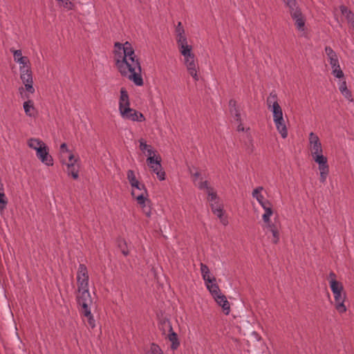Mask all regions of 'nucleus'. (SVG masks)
<instances>
[{
    "mask_svg": "<svg viewBox=\"0 0 354 354\" xmlns=\"http://www.w3.org/2000/svg\"><path fill=\"white\" fill-rule=\"evenodd\" d=\"M207 288L209 290L213 297H216L221 293L218 286L215 283L212 282L210 283H206Z\"/></svg>",
    "mask_w": 354,
    "mask_h": 354,
    "instance_id": "72a5a7b5",
    "label": "nucleus"
},
{
    "mask_svg": "<svg viewBox=\"0 0 354 354\" xmlns=\"http://www.w3.org/2000/svg\"><path fill=\"white\" fill-rule=\"evenodd\" d=\"M328 173H326V172H322L320 173V181L322 183H325L326 180V178H327V176H328Z\"/></svg>",
    "mask_w": 354,
    "mask_h": 354,
    "instance_id": "13d9d810",
    "label": "nucleus"
},
{
    "mask_svg": "<svg viewBox=\"0 0 354 354\" xmlns=\"http://www.w3.org/2000/svg\"><path fill=\"white\" fill-rule=\"evenodd\" d=\"M266 102L268 109H270L271 106L275 104V103H278L277 95L274 91H272L270 93L269 96L267 98Z\"/></svg>",
    "mask_w": 354,
    "mask_h": 354,
    "instance_id": "c9c22d12",
    "label": "nucleus"
},
{
    "mask_svg": "<svg viewBox=\"0 0 354 354\" xmlns=\"http://www.w3.org/2000/svg\"><path fill=\"white\" fill-rule=\"evenodd\" d=\"M351 26L354 29V23L351 24Z\"/></svg>",
    "mask_w": 354,
    "mask_h": 354,
    "instance_id": "774afa93",
    "label": "nucleus"
},
{
    "mask_svg": "<svg viewBox=\"0 0 354 354\" xmlns=\"http://www.w3.org/2000/svg\"><path fill=\"white\" fill-rule=\"evenodd\" d=\"M319 169L320 171V173H322V172L328 173L329 172V169H328V163L325 164V165H323L322 166V165H319Z\"/></svg>",
    "mask_w": 354,
    "mask_h": 354,
    "instance_id": "5fc2aeb1",
    "label": "nucleus"
},
{
    "mask_svg": "<svg viewBox=\"0 0 354 354\" xmlns=\"http://www.w3.org/2000/svg\"><path fill=\"white\" fill-rule=\"evenodd\" d=\"M263 187H258L256 189H254L252 192V196L255 198L257 201L259 203V204L263 207V205L264 203L269 202L268 200H265L263 195L261 194V192L262 191Z\"/></svg>",
    "mask_w": 354,
    "mask_h": 354,
    "instance_id": "c85d7f7f",
    "label": "nucleus"
},
{
    "mask_svg": "<svg viewBox=\"0 0 354 354\" xmlns=\"http://www.w3.org/2000/svg\"><path fill=\"white\" fill-rule=\"evenodd\" d=\"M266 223L268 230L270 231V232H272V230L277 228V227L274 223H271L270 221L268 223Z\"/></svg>",
    "mask_w": 354,
    "mask_h": 354,
    "instance_id": "6e6d98bb",
    "label": "nucleus"
},
{
    "mask_svg": "<svg viewBox=\"0 0 354 354\" xmlns=\"http://www.w3.org/2000/svg\"><path fill=\"white\" fill-rule=\"evenodd\" d=\"M8 204V199L4 194V190L0 192V212L5 209Z\"/></svg>",
    "mask_w": 354,
    "mask_h": 354,
    "instance_id": "4c0bfd02",
    "label": "nucleus"
},
{
    "mask_svg": "<svg viewBox=\"0 0 354 354\" xmlns=\"http://www.w3.org/2000/svg\"><path fill=\"white\" fill-rule=\"evenodd\" d=\"M271 233L272 234V241L273 243L277 244L279 240V234L278 229L277 228V229L272 230Z\"/></svg>",
    "mask_w": 354,
    "mask_h": 354,
    "instance_id": "a18cd8bd",
    "label": "nucleus"
},
{
    "mask_svg": "<svg viewBox=\"0 0 354 354\" xmlns=\"http://www.w3.org/2000/svg\"><path fill=\"white\" fill-rule=\"evenodd\" d=\"M132 196L136 198L138 203L142 208L150 205L151 201L147 198V190H144L141 193H136V190L133 189L131 192Z\"/></svg>",
    "mask_w": 354,
    "mask_h": 354,
    "instance_id": "f8f14e48",
    "label": "nucleus"
},
{
    "mask_svg": "<svg viewBox=\"0 0 354 354\" xmlns=\"http://www.w3.org/2000/svg\"><path fill=\"white\" fill-rule=\"evenodd\" d=\"M118 247L120 249L122 253L124 256H127L129 254V250L127 246V242L124 239H119L118 241Z\"/></svg>",
    "mask_w": 354,
    "mask_h": 354,
    "instance_id": "e433bc0d",
    "label": "nucleus"
},
{
    "mask_svg": "<svg viewBox=\"0 0 354 354\" xmlns=\"http://www.w3.org/2000/svg\"><path fill=\"white\" fill-rule=\"evenodd\" d=\"M127 179L130 183V185L133 184V183H136L138 180L135 176V174H134V171L131 169H129L127 171Z\"/></svg>",
    "mask_w": 354,
    "mask_h": 354,
    "instance_id": "ea45409f",
    "label": "nucleus"
},
{
    "mask_svg": "<svg viewBox=\"0 0 354 354\" xmlns=\"http://www.w3.org/2000/svg\"><path fill=\"white\" fill-rule=\"evenodd\" d=\"M19 71L20 78L25 86L26 91L29 93H34L32 74L30 66H20Z\"/></svg>",
    "mask_w": 354,
    "mask_h": 354,
    "instance_id": "f03ea898",
    "label": "nucleus"
},
{
    "mask_svg": "<svg viewBox=\"0 0 354 354\" xmlns=\"http://www.w3.org/2000/svg\"><path fill=\"white\" fill-rule=\"evenodd\" d=\"M150 354H163L160 346L156 344H152L150 349Z\"/></svg>",
    "mask_w": 354,
    "mask_h": 354,
    "instance_id": "79ce46f5",
    "label": "nucleus"
},
{
    "mask_svg": "<svg viewBox=\"0 0 354 354\" xmlns=\"http://www.w3.org/2000/svg\"><path fill=\"white\" fill-rule=\"evenodd\" d=\"M273 114V120H282L283 118V111L282 109L279 104V103H275V104L272 105L270 109Z\"/></svg>",
    "mask_w": 354,
    "mask_h": 354,
    "instance_id": "b1692460",
    "label": "nucleus"
},
{
    "mask_svg": "<svg viewBox=\"0 0 354 354\" xmlns=\"http://www.w3.org/2000/svg\"><path fill=\"white\" fill-rule=\"evenodd\" d=\"M77 288L82 290L88 288V274L84 264H80L77 273Z\"/></svg>",
    "mask_w": 354,
    "mask_h": 354,
    "instance_id": "20e7f679",
    "label": "nucleus"
},
{
    "mask_svg": "<svg viewBox=\"0 0 354 354\" xmlns=\"http://www.w3.org/2000/svg\"><path fill=\"white\" fill-rule=\"evenodd\" d=\"M176 36L185 35V30L181 22H178L176 28Z\"/></svg>",
    "mask_w": 354,
    "mask_h": 354,
    "instance_id": "49530a36",
    "label": "nucleus"
},
{
    "mask_svg": "<svg viewBox=\"0 0 354 354\" xmlns=\"http://www.w3.org/2000/svg\"><path fill=\"white\" fill-rule=\"evenodd\" d=\"M131 186L132 187V188L136 189L138 191H140V193L144 190H147L145 185L140 183L138 180L136 183L131 184Z\"/></svg>",
    "mask_w": 354,
    "mask_h": 354,
    "instance_id": "37998d69",
    "label": "nucleus"
},
{
    "mask_svg": "<svg viewBox=\"0 0 354 354\" xmlns=\"http://www.w3.org/2000/svg\"><path fill=\"white\" fill-rule=\"evenodd\" d=\"M263 209L265 210V213L263 214V220L265 223H268L270 221V217L272 214V205L270 202L264 203L263 205Z\"/></svg>",
    "mask_w": 354,
    "mask_h": 354,
    "instance_id": "bb28decb",
    "label": "nucleus"
},
{
    "mask_svg": "<svg viewBox=\"0 0 354 354\" xmlns=\"http://www.w3.org/2000/svg\"><path fill=\"white\" fill-rule=\"evenodd\" d=\"M339 89L342 94L348 100L353 101L352 95L351 91L347 88L346 81H343L339 87Z\"/></svg>",
    "mask_w": 354,
    "mask_h": 354,
    "instance_id": "7c9ffc66",
    "label": "nucleus"
},
{
    "mask_svg": "<svg viewBox=\"0 0 354 354\" xmlns=\"http://www.w3.org/2000/svg\"><path fill=\"white\" fill-rule=\"evenodd\" d=\"M333 71L332 74L337 78L341 79L344 77V73L342 71L339 64L337 66H335L334 67H332Z\"/></svg>",
    "mask_w": 354,
    "mask_h": 354,
    "instance_id": "58836bf2",
    "label": "nucleus"
},
{
    "mask_svg": "<svg viewBox=\"0 0 354 354\" xmlns=\"http://www.w3.org/2000/svg\"><path fill=\"white\" fill-rule=\"evenodd\" d=\"M201 274H207V272H210L209 271V269L208 268L207 266H206L205 264L201 263Z\"/></svg>",
    "mask_w": 354,
    "mask_h": 354,
    "instance_id": "3c124183",
    "label": "nucleus"
},
{
    "mask_svg": "<svg viewBox=\"0 0 354 354\" xmlns=\"http://www.w3.org/2000/svg\"><path fill=\"white\" fill-rule=\"evenodd\" d=\"M216 303L222 307L223 312L225 315H228L230 311V305L227 300L226 297L221 292L214 297Z\"/></svg>",
    "mask_w": 354,
    "mask_h": 354,
    "instance_id": "dca6fc26",
    "label": "nucleus"
},
{
    "mask_svg": "<svg viewBox=\"0 0 354 354\" xmlns=\"http://www.w3.org/2000/svg\"><path fill=\"white\" fill-rule=\"evenodd\" d=\"M309 144L312 155L323 152L322 143L319 140V138L313 132H311L309 134Z\"/></svg>",
    "mask_w": 354,
    "mask_h": 354,
    "instance_id": "1a4fd4ad",
    "label": "nucleus"
},
{
    "mask_svg": "<svg viewBox=\"0 0 354 354\" xmlns=\"http://www.w3.org/2000/svg\"><path fill=\"white\" fill-rule=\"evenodd\" d=\"M148 165L152 169L153 171L156 174L157 177L160 180H163L165 178V172L162 169L160 164L161 158L154 157H148L147 159Z\"/></svg>",
    "mask_w": 354,
    "mask_h": 354,
    "instance_id": "423d86ee",
    "label": "nucleus"
},
{
    "mask_svg": "<svg viewBox=\"0 0 354 354\" xmlns=\"http://www.w3.org/2000/svg\"><path fill=\"white\" fill-rule=\"evenodd\" d=\"M142 211L143 212L145 213V214L149 217L151 216V206L150 205L146 206V207H142Z\"/></svg>",
    "mask_w": 354,
    "mask_h": 354,
    "instance_id": "603ef678",
    "label": "nucleus"
},
{
    "mask_svg": "<svg viewBox=\"0 0 354 354\" xmlns=\"http://www.w3.org/2000/svg\"><path fill=\"white\" fill-rule=\"evenodd\" d=\"M239 122L240 123H239V124L237 127V131H244V127H243V124L241 123V121Z\"/></svg>",
    "mask_w": 354,
    "mask_h": 354,
    "instance_id": "052dcab7",
    "label": "nucleus"
},
{
    "mask_svg": "<svg viewBox=\"0 0 354 354\" xmlns=\"http://www.w3.org/2000/svg\"><path fill=\"white\" fill-rule=\"evenodd\" d=\"M24 97L28 99L30 97L28 94H25Z\"/></svg>",
    "mask_w": 354,
    "mask_h": 354,
    "instance_id": "69168bd1",
    "label": "nucleus"
},
{
    "mask_svg": "<svg viewBox=\"0 0 354 354\" xmlns=\"http://www.w3.org/2000/svg\"><path fill=\"white\" fill-rule=\"evenodd\" d=\"M176 42L179 51L183 55H187L192 52V46L188 45L187 37L185 35L176 36Z\"/></svg>",
    "mask_w": 354,
    "mask_h": 354,
    "instance_id": "9d476101",
    "label": "nucleus"
},
{
    "mask_svg": "<svg viewBox=\"0 0 354 354\" xmlns=\"http://www.w3.org/2000/svg\"><path fill=\"white\" fill-rule=\"evenodd\" d=\"M333 295L335 301V308L337 309V310L340 313L346 312V308L344 304L346 299V294L344 292V290L341 292H336V294Z\"/></svg>",
    "mask_w": 354,
    "mask_h": 354,
    "instance_id": "ddd939ff",
    "label": "nucleus"
},
{
    "mask_svg": "<svg viewBox=\"0 0 354 354\" xmlns=\"http://www.w3.org/2000/svg\"><path fill=\"white\" fill-rule=\"evenodd\" d=\"M229 109H230V112L231 115L234 117V118L237 122H241V113H240L239 108L236 106V100L231 99L229 101Z\"/></svg>",
    "mask_w": 354,
    "mask_h": 354,
    "instance_id": "6ab92c4d",
    "label": "nucleus"
},
{
    "mask_svg": "<svg viewBox=\"0 0 354 354\" xmlns=\"http://www.w3.org/2000/svg\"><path fill=\"white\" fill-rule=\"evenodd\" d=\"M125 108H130V102L128 92L124 88L120 89V96L119 100V111L122 112Z\"/></svg>",
    "mask_w": 354,
    "mask_h": 354,
    "instance_id": "4468645a",
    "label": "nucleus"
},
{
    "mask_svg": "<svg viewBox=\"0 0 354 354\" xmlns=\"http://www.w3.org/2000/svg\"><path fill=\"white\" fill-rule=\"evenodd\" d=\"M22 91H24V88L23 87L19 88V91L21 93H22Z\"/></svg>",
    "mask_w": 354,
    "mask_h": 354,
    "instance_id": "0e129e2a",
    "label": "nucleus"
},
{
    "mask_svg": "<svg viewBox=\"0 0 354 354\" xmlns=\"http://www.w3.org/2000/svg\"><path fill=\"white\" fill-rule=\"evenodd\" d=\"M147 153H148L149 157H152L151 155L154 154V151L152 150L151 147H149L147 149Z\"/></svg>",
    "mask_w": 354,
    "mask_h": 354,
    "instance_id": "680f3d73",
    "label": "nucleus"
},
{
    "mask_svg": "<svg viewBox=\"0 0 354 354\" xmlns=\"http://www.w3.org/2000/svg\"><path fill=\"white\" fill-rule=\"evenodd\" d=\"M149 147H151L150 145H148L146 144L145 142L143 141L142 139L140 140V149L141 151H145L147 150Z\"/></svg>",
    "mask_w": 354,
    "mask_h": 354,
    "instance_id": "864d4df0",
    "label": "nucleus"
},
{
    "mask_svg": "<svg viewBox=\"0 0 354 354\" xmlns=\"http://www.w3.org/2000/svg\"><path fill=\"white\" fill-rule=\"evenodd\" d=\"M325 53L328 57V62L331 67H334L339 64L337 55L330 46L325 47Z\"/></svg>",
    "mask_w": 354,
    "mask_h": 354,
    "instance_id": "f3484780",
    "label": "nucleus"
},
{
    "mask_svg": "<svg viewBox=\"0 0 354 354\" xmlns=\"http://www.w3.org/2000/svg\"><path fill=\"white\" fill-rule=\"evenodd\" d=\"M195 169V173H193V170L191 168H189V171L191 176L193 178V181L195 183L198 178L201 176V173L198 171L197 168H194Z\"/></svg>",
    "mask_w": 354,
    "mask_h": 354,
    "instance_id": "de8ad7c7",
    "label": "nucleus"
},
{
    "mask_svg": "<svg viewBox=\"0 0 354 354\" xmlns=\"http://www.w3.org/2000/svg\"><path fill=\"white\" fill-rule=\"evenodd\" d=\"M14 59L21 64V66H30V60L28 57L22 56L21 50H13Z\"/></svg>",
    "mask_w": 354,
    "mask_h": 354,
    "instance_id": "a211bd4d",
    "label": "nucleus"
},
{
    "mask_svg": "<svg viewBox=\"0 0 354 354\" xmlns=\"http://www.w3.org/2000/svg\"><path fill=\"white\" fill-rule=\"evenodd\" d=\"M60 3L61 5L67 10H72L73 5L70 0H62Z\"/></svg>",
    "mask_w": 354,
    "mask_h": 354,
    "instance_id": "09e8293b",
    "label": "nucleus"
},
{
    "mask_svg": "<svg viewBox=\"0 0 354 354\" xmlns=\"http://www.w3.org/2000/svg\"><path fill=\"white\" fill-rule=\"evenodd\" d=\"M203 280L205 281V283H210L212 282H216V278L214 277H210V272H207V274L202 275Z\"/></svg>",
    "mask_w": 354,
    "mask_h": 354,
    "instance_id": "c03bdc74",
    "label": "nucleus"
},
{
    "mask_svg": "<svg viewBox=\"0 0 354 354\" xmlns=\"http://www.w3.org/2000/svg\"><path fill=\"white\" fill-rule=\"evenodd\" d=\"M286 6L289 8L290 15H292L295 11L300 10L298 3L296 0H283Z\"/></svg>",
    "mask_w": 354,
    "mask_h": 354,
    "instance_id": "2f4dec72",
    "label": "nucleus"
},
{
    "mask_svg": "<svg viewBox=\"0 0 354 354\" xmlns=\"http://www.w3.org/2000/svg\"><path fill=\"white\" fill-rule=\"evenodd\" d=\"M198 187L200 189H207V192L209 191V189H211L212 187H208V183L207 180L205 181H203V182H200L198 185Z\"/></svg>",
    "mask_w": 354,
    "mask_h": 354,
    "instance_id": "8fccbe9b",
    "label": "nucleus"
},
{
    "mask_svg": "<svg viewBox=\"0 0 354 354\" xmlns=\"http://www.w3.org/2000/svg\"><path fill=\"white\" fill-rule=\"evenodd\" d=\"M67 173L74 179H77L79 178V166L75 165V162L67 163Z\"/></svg>",
    "mask_w": 354,
    "mask_h": 354,
    "instance_id": "4be33fe9",
    "label": "nucleus"
},
{
    "mask_svg": "<svg viewBox=\"0 0 354 354\" xmlns=\"http://www.w3.org/2000/svg\"><path fill=\"white\" fill-rule=\"evenodd\" d=\"M76 299L77 304L82 307L81 310L90 309L89 306L92 304V299L88 288H83L82 290L77 288Z\"/></svg>",
    "mask_w": 354,
    "mask_h": 354,
    "instance_id": "7ed1b4c3",
    "label": "nucleus"
},
{
    "mask_svg": "<svg viewBox=\"0 0 354 354\" xmlns=\"http://www.w3.org/2000/svg\"><path fill=\"white\" fill-rule=\"evenodd\" d=\"M60 151L61 153H69V150L68 149L67 145L66 143H62L60 146Z\"/></svg>",
    "mask_w": 354,
    "mask_h": 354,
    "instance_id": "4d7b16f0",
    "label": "nucleus"
},
{
    "mask_svg": "<svg viewBox=\"0 0 354 354\" xmlns=\"http://www.w3.org/2000/svg\"><path fill=\"white\" fill-rule=\"evenodd\" d=\"M120 113L122 118L133 122H142L145 120V118L142 113L131 108H125Z\"/></svg>",
    "mask_w": 354,
    "mask_h": 354,
    "instance_id": "0eeeda50",
    "label": "nucleus"
},
{
    "mask_svg": "<svg viewBox=\"0 0 354 354\" xmlns=\"http://www.w3.org/2000/svg\"><path fill=\"white\" fill-rule=\"evenodd\" d=\"M212 212L217 216L221 220V222L226 225L228 223L227 220L223 217V209L222 205L218 202L212 203L210 204Z\"/></svg>",
    "mask_w": 354,
    "mask_h": 354,
    "instance_id": "2eb2a0df",
    "label": "nucleus"
},
{
    "mask_svg": "<svg viewBox=\"0 0 354 354\" xmlns=\"http://www.w3.org/2000/svg\"><path fill=\"white\" fill-rule=\"evenodd\" d=\"M314 160L319 165H323L327 164V158L323 156L322 153L312 155Z\"/></svg>",
    "mask_w": 354,
    "mask_h": 354,
    "instance_id": "f704fd0d",
    "label": "nucleus"
},
{
    "mask_svg": "<svg viewBox=\"0 0 354 354\" xmlns=\"http://www.w3.org/2000/svg\"><path fill=\"white\" fill-rule=\"evenodd\" d=\"M81 313L86 318V326L93 329L95 327V321L93 318V315L91 314V310L87 309L84 310H81Z\"/></svg>",
    "mask_w": 354,
    "mask_h": 354,
    "instance_id": "393cba45",
    "label": "nucleus"
},
{
    "mask_svg": "<svg viewBox=\"0 0 354 354\" xmlns=\"http://www.w3.org/2000/svg\"><path fill=\"white\" fill-rule=\"evenodd\" d=\"M339 8L342 14L345 16L348 23L351 24V25L353 24L354 13L351 10H348V8L345 6H341Z\"/></svg>",
    "mask_w": 354,
    "mask_h": 354,
    "instance_id": "cd10ccee",
    "label": "nucleus"
},
{
    "mask_svg": "<svg viewBox=\"0 0 354 354\" xmlns=\"http://www.w3.org/2000/svg\"><path fill=\"white\" fill-rule=\"evenodd\" d=\"M24 109L28 116L33 117L35 115V109L32 100H28L24 103Z\"/></svg>",
    "mask_w": 354,
    "mask_h": 354,
    "instance_id": "a878e982",
    "label": "nucleus"
},
{
    "mask_svg": "<svg viewBox=\"0 0 354 354\" xmlns=\"http://www.w3.org/2000/svg\"><path fill=\"white\" fill-rule=\"evenodd\" d=\"M208 194V201L212 203L218 202V197L216 192H213V189H209L207 192Z\"/></svg>",
    "mask_w": 354,
    "mask_h": 354,
    "instance_id": "a19ab883",
    "label": "nucleus"
},
{
    "mask_svg": "<svg viewBox=\"0 0 354 354\" xmlns=\"http://www.w3.org/2000/svg\"><path fill=\"white\" fill-rule=\"evenodd\" d=\"M329 277L330 278V280H332V279H335V278H336V274H335L333 272H330V274H329Z\"/></svg>",
    "mask_w": 354,
    "mask_h": 354,
    "instance_id": "e2e57ef3",
    "label": "nucleus"
},
{
    "mask_svg": "<svg viewBox=\"0 0 354 354\" xmlns=\"http://www.w3.org/2000/svg\"><path fill=\"white\" fill-rule=\"evenodd\" d=\"M37 157L41 162L47 166H52L53 165V159L48 153V148L45 145L41 147H39L36 151Z\"/></svg>",
    "mask_w": 354,
    "mask_h": 354,
    "instance_id": "6e6552de",
    "label": "nucleus"
},
{
    "mask_svg": "<svg viewBox=\"0 0 354 354\" xmlns=\"http://www.w3.org/2000/svg\"><path fill=\"white\" fill-rule=\"evenodd\" d=\"M115 65L122 76L127 77L136 86H142L144 82L141 75L140 63L135 55L130 42L114 44Z\"/></svg>",
    "mask_w": 354,
    "mask_h": 354,
    "instance_id": "f257e3e1",
    "label": "nucleus"
},
{
    "mask_svg": "<svg viewBox=\"0 0 354 354\" xmlns=\"http://www.w3.org/2000/svg\"><path fill=\"white\" fill-rule=\"evenodd\" d=\"M273 114V120H282L283 118V111L282 109L279 104V103H275V104L272 105L270 109Z\"/></svg>",
    "mask_w": 354,
    "mask_h": 354,
    "instance_id": "5701e85b",
    "label": "nucleus"
},
{
    "mask_svg": "<svg viewBox=\"0 0 354 354\" xmlns=\"http://www.w3.org/2000/svg\"><path fill=\"white\" fill-rule=\"evenodd\" d=\"M330 286L333 294H336L337 292L344 290L342 283L334 279H332V280L330 281Z\"/></svg>",
    "mask_w": 354,
    "mask_h": 354,
    "instance_id": "473e14b6",
    "label": "nucleus"
},
{
    "mask_svg": "<svg viewBox=\"0 0 354 354\" xmlns=\"http://www.w3.org/2000/svg\"><path fill=\"white\" fill-rule=\"evenodd\" d=\"M46 144L44 143L41 140L37 138H30L28 140V145L30 148L33 149L37 151L39 147H41L44 146Z\"/></svg>",
    "mask_w": 354,
    "mask_h": 354,
    "instance_id": "c756f323",
    "label": "nucleus"
},
{
    "mask_svg": "<svg viewBox=\"0 0 354 354\" xmlns=\"http://www.w3.org/2000/svg\"><path fill=\"white\" fill-rule=\"evenodd\" d=\"M194 167L191 168L193 170V173H195V169H194Z\"/></svg>",
    "mask_w": 354,
    "mask_h": 354,
    "instance_id": "338daca9",
    "label": "nucleus"
},
{
    "mask_svg": "<svg viewBox=\"0 0 354 354\" xmlns=\"http://www.w3.org/2000/svg\"><path fill=\"white\" fill-rule=\"evenodd\" d=\"M276 128L278 132L281 134L283 138H286L288 136V130L283 118L282 120H274Z\"/></svg>",
    "mask_w": 354,
    "mask_h": 354,
    "instance_id": "412c9836",
    "label": "nucleus"
},
{
    "mask_svg": "<svg viewBox=\"0 0 354 354\" xmlns=\"http://www.w3.org/2000/svg\"><path fill=\"white\" fill-rule=\"evenodd\" d=\"M185 58V64L189 75L194 79L195 81L198 80L197 74L198 66L195 62L194 55L190 52L187 55H183Z\"/></svg>",
    "mask_w": 354,
    "mask_h": 354,
    "instance_id": "39448f33",
    "label": "nucleus"
},
{
    "mask_svg": "<svg viewBox=\"0 0 354 354\" xmlns=\"http://www.w3.org/2000/svg\"><path fill=\"white\" fill-rule=\"evenodd\" d=\"M290 16L295 21V24L297 30L304 31L305 29L306 19L301 10L295 11Z\"/></svg>",
    "mask_w": 354,
    "mask_h": 354,
    "instance_id": "9b49d317",
    "label": "nucleus"
},
{
    "mask_svg": "<svg viewBox=\"0 0 354 354\" xmlns=\"http://www.w3.org/2000/svg\"><path fill=\"white\" fill-rule=\"evenodd\" d=\"M68 160H69V162H75V163L77 162V159H74V156L71 152H69Z\"/></svg>",
    "mask_w": 354,
    "mask_h": 354,
    "instance_id": "bf43d9fd",
    "label": "nucleus"
},
{
    "mask_svg": "<svg viewBox=\"0 0 354 354\" xmlns=\"http://www.w3.org/2000/svg\"><path fill=\"white\" fill-rule=\"evenodd\" d=\"M169 335H168V339L171 342V348L173 350H176L178 348V347L180 345V342L178 339L177 334L173 330V328L171 325L169 326Z\"/></svg>",
    "mask_w": 354,
    "mask_h": 354,
    "instance_id": "aec40b11",
    "label": "nucleus"
}]
</instances>
